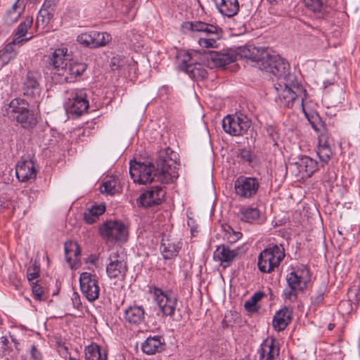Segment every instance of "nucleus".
Masks as SVG:
<instances>
[{
	"label": "nucleus",
	"instance_id": "f257e3e1",
	"mask_svg": "<svg viewBox=\"0 0 360 360\" xmlns=\"http://www.w3.org/2000/svg\"><path fill=\"white\" fill-rule=\"evenodd\" d=\"M185 34L198 37V44L202 48L215 49L222 38L223 30L218 25L200 20L186 21L181 26Z\"/></svg>",
	"mask_w": 360,
	"mask_h": 360
},
{
	"label": "nucleus",
	"instance_id": "f03ea898",
	"mask_svg": "<svg viewBox=\"0 0 360 360\" xmlns=\"http://www.w3.org/2000/svg\"><path fill=\"white\" fill-rule=\"evenodd\" d=\"M275 89L277 94L276 101L280 106L290 108L297 103L306 114L307 91L295 79L293 82L279 81L275 84Z\"/></svg>",
	"mask_w": 360,
	"mask_h": 360
},
{
	"label": "nucleus",
	"instance_id": "7ed1b4c3",
	"mask_svg": "<svg viewBox=\"0 0 360 360\" xmlns=\"http://www.w3.org/2000/svg\"><path fill=\"white\" fill-rule=\"evenodd\" d=\"M3 115L16 122L25 129H32L37 124V118L29 108V103L22 98H14L4 106Z\"/></svg>",
	"mask_w": 360,
	"mask_h": 360
},
{
	"label": "nucleus",
	"instance_id": "20e7f679",
	"mask_svg": "<svg viewBox=\"0 0 360 360\" xmlns=\"http://www.w3.org/2000/svg\"><path fill=\"white\" fill-rule=\"evenodd\" d=\"M259 68L269 72L280 81L293 82L295 76L289 72V63L279 55L271 53L268 49V56H264L259 63Z\"/></svg>",
	"mask_w": 360,
	"mask_h": 360
},
{
	"label": "nucleus",
	"instance_id": "39448f33",
	"mask_svg": "<svg viewBox=\"0 0 360 360\" xmlns=\"http://www.w3.org/2000/svg\"><path fill=\"white\" fill-rule=\"evenodd\" d=\"M200 52L196 50L181 51L177 54L178 68L194 79H204L207 72L199 61Z\"/></svg>",
	"mask_w": 360,
	"mask_h": 360
},
{
	"label": "nucleus",
	"instance_id": "423d86ee",
	"mask_svg": "<svg viewBox=\"0 0 360 360\" xmlns=\"http://www.w3.org/2000/svg\"><path fill=\"white\" fill-rule=\"evenodd\" d=\"M150 293L158 307V315L173 316L177 306V297L171 290H163L155 286H150Z\"/></svg>",
	"mask_w": 360,
	"mask_h": 360
},
{
	"label": "nucleus",
	"instance_id": "0eeeda50",
	"mask_svg": "<svg viewBox=\"0 0 360 360\" xmlns=\"http://www.w3.org/2000/svg\"><path fill=\"white\" fill-rule=\"evenodd\" d=\"M285 257L282 245H275L262 250L258 257V268L263 273H270L278 267Z\"/></svg>",
	"mask_w": 360,
	"mask_h": 360
},
{
	"label": "nucleus",
	"instance_id": "6e6552de",
	"mask_svg": "<svg viewBox=\"0 0 360 360\" xmlns=\"http://www.w3.org/2000/svg\"><path fill=\"white\" fill-rule=\"evenodd\" d=\"M64 107L70 114L81 115L89 108V103L84 89H72L66 91Z\"/></svg>",
	"mask_w": 360,
	"mask_h": 360
},
{
	"label": "nucleus",
	"instance_id": "1a4fd4ad",
	"mask_svg": "<svg viewBox=\"0 0 360 360\" xmlns=\"http://www.w3.org/2000/svg\"><path fill=\"white\" fill-rule=\"evenodd\" d=\"M101 237L108 243H123L128 238V229L120 221H107L99 229Z\"/></svg>",
	"mask_w": 360,
	"mask_h": 360
},
{
	"label": "nucleus",
	"instance_id": "9d476101",
	"mask_svg": "<svg viewBox=\"0 0 360 360\" xmlns=\"http://www.w3.org/2000/svg\"><path fill=\"white\" fill-rule=\"evenodd\" d=\"M106 266V274L110 278L124 280L127 271L125 256L118 250H112Z\"/></svg>",
	"mask_w": 360,
	"mask_h": 360
},
{
	"label": "nucleus",
	"instance_id": "9b49d317",
	"mask_svg": "<svg viewBox=\"0 0 360 360\" xmlns=\"http://www.w3.org/2000/svg\"><path fill=\"white\" fill-rule=\"evenodd\" d=\"M129 174L134 182L139 184H146L155 181V167L150 163L131 161Z\"/></svg>",
	"mask_w": 360,
	"mask_h": 360
},
{
	"label": "nucleus",
	"instance_id": "f8f14e48",
	"mask_svg": "<svg viewBox=\"0 0 360 360\" xmlns=\"http://www.w3.org/2000/svg\"><path fill=\"white\" fill-rule=\"evenodd\" d=\"M80 290L89 302L97 300L100 295V287L96 274L93 272H82L79 276Z\"/></svg>",
	"mask_w": 360,
	"mask_h": 360
},
{
	"label": "nucleus",
	"instance_id": "ddd939ff",
	"mask_svg": "<svg viewBox=\"0 0 360 360\" xmlns=\"http://www.w3.org/2000/svg\"><path fill=\"white\" fill-rule=\"evenodd\" d=\"M222 127L225 132L230 135L241 136L250 129L251 122L246 116L226 115L222 120Z\"/></svg>",
	"mask_w": 360,
	"mask_h": 360
},
{
	"label": "nucleus",
	"instance_id": "4468645a",
	"mask_svg": "<svg viewBox=\"0 0 360 360\" xmlns=\"http://www.w3.org/2000/svg\"><path fill=\"white\" fill-rule=\"evenodd\" d=\"M259 188V180L255 177L240 176L234 181L235 193L240 198L254 197Z\"/></svg>",
	"mask_w": 360,
	"mask_h": 360
},
{
	"label": "nucleus",
	"instance_id": "2eb2a0df",
	"mask_svg": "<svg viewBox=\"0 0 360 360\" xmlns=\"http://www.w3.org/2000/svg\"><path fill=\"white\" fill-rule=\"evenodd\" d=\"M71 60V56L68 53V49L65 46H61L50 54L49 57V65L60 77L64 72L69 62Z\"/></svg>",
	"mask_w": 360,
	"mask_h": 360
},
{
	"label": "nucleus",
	"instance_id": "dca6fc26",
	"mask_svg": "<svg viewBox=\"0 0 360 360\" xmlns=\"http://www.w3.org/2000/svg\"><path fill=\"white\" fill-rule=\"evenodd\" d=\"M146 310L142 305L131 304L126 307L123 312V320L127 327L138 328L145 323Z\"/></svg>",
	"mask_w": 360,
	"mask_h": 360
},
{
	"label": "nucleus",
	"instance_id": "f3484780",
	"mask_svg": "<svg viewBox=\"0 0 360 360\" xmlns=\"http://www.w3.org/2000/svg\"><path fill=\"white\" fill-rule=\"evenodd\" d=\"M170 160L160 159L158 163V169H155V180L162 184H168L176 180L179 174L174 163H170Z\"/></svg>",
	"mask_w": 360,
	"mask_h": 360
},
{
	"label": "nucleus",
	"instance_id": "a211bd4d",
	"mask_svg": "<svg viewBox=\"0 0 360 360\" xmlns=\"http://www.w3.org/2000/svg\"><path fill=\"white\" fill-rule=\"evenodd\" d=\"M291 167L298 178L307 179L318 169V162L310 157L304 155L291 164Z\"/></svg>",
	"mask_w": 360,
	"mask_h": 360
},
{
	"label": "nucleus",
	"instance_id": "6ab92c4d",
	"mask_svg": "<svg viewBox=\"0 0 360 360\" xmlns=\"http://www.w3.org/2000/svg\"><path fill=\"white\" fill-rule=\"evenodd\" d=\"M309 279V271L305 266L292 268L286 276L288 285L297 288L300 291H304Z\"/></svg>",
	"mask_w": 360,
	"mask_h": 360
},
{
	"label": "nucleus",
	"instance_id": "aec40b11",
	"mask_svg": "<svg viewBox=\"0 0 360 360\" xmlns=\"http://www.w3.org/2000/svg\"><path fill=\"white\" fill-rule=\"evenodd\" d=\"M166 194L165 190L161 186H153L141 193L137 203L145 207L160 205Z\"/></svg>",
	"mask_w": 360,
	"mask_h": 360
},
{
	"label": "nucleus",
	"instance_id": "412c9836",
	"mask_svg": "<svg viewBox=\"0 0 360 360\" xmlns=\"http://www.w3.org/2000/svg\"><path fill=\"white\" fill-rule=\"evenodd\" d=\"M237 60L247 58L257 62V65L263 59L264 56H268V49L257 48L253 45H246L233 48Z\"/></svg>",
	"mask_w": 360,
	"mask_h": 360
},
{
	"label": "nucleus",
	"instance_id": "4be33fe9",
	"mask_svg": "<svg viewBox=\"0 0 360 360\" xmlns=\"http://www.w3.org/2000/svg\"><path fill=\"white\" fill-rule=\"evenodd\" d=\"M37 170L35 163L30 158H22L15 167V175L20 181L25 182L35 179Z\"/></svg>",
	"mask_w": 360,
	"mask_h": 360
},
{
	"label": "nucleus",
	"instance_id": "5701e85b",
	"mask_svg": "<svg viewBox=\"0 0 360 360\" xmlns=\"http://www.w3.org/2000/svg\"><path fill=\"white\" fill-rule=\"evenodd\" d=\"M39 79L40 75L38 72L34 71L27 72L22 86L25 96L34 99L39 98L41 94Z\"/></svg>",
	"mask_w": 360,
	"mask_h": 360
},
{
	"label": "nucleus",
	"instance_id": "b1692460",
	"mask_svg": "<svg viewBox=\"0 0 360 360\" xmlns=\"http://www.w3.org/2000/svg\"><path fill=\"white\" fill-rule=\"evenodd\" d=\"M238 255V249H231L225 245H221L218 246L214 250L213 259L215 262H220L224 267H227Z\"/></svg>",
	"mask_w": 360,
	"mask_h": 360
},
{
	"label": "nucleus",
	"instance_id": "393cba45",
	"mask_svg": "<svg viewBox=\"0 0 360 360\" xmlns=\"http://www.w3.org/2000/svg\"><path fill=\"white\" fill-rule=\"evenodd\" d=\"M33 23V18L27 16L16 28L13 35V43L27 42L33 38V33L29 30Z\"/></svg>",
	"mask_w": 360,
	"mask_h": 360
},
{
	"label": "nucleus",
	"instance_id": "a878e982",
	"mask_svg": "<svg viewBox=\"0 0 360 360\" xmlns=\"http://www.w3.org/2000/svg\"><path fill=\"white\" fill-rule=\"evenodd\" d=\"M87 65L84 63L71 60L69 62L64 72L60 76V82H72L77 77L82 75L86 70Z\"/></svg>",
	"mask_w": 360,
	"mask_h": 360
},
{
	"label": "nucleus",
	"instance_id": "bb28decb",
	"mask_svg": "<svg viewBox=\"0 0 360 360\" xmlns=\"http://www.w3.org/2000/svg\"><path fill=\"white\" fill-rule=\"evenodd\" d=\"M278 344L274 338H266L260 345L258 351L259 360H276L279 356Z\"/></svg>",
	"mask_w": 360,
	"mask_h": 360
},
{
	"label": "nucleus",
	"instance_id": "cd10ccee",
	"mask_svg": "<svg viewBox=\"0 0 360 360\" xmlns=\"http://www.w3.org/2000/svg\"><path fill=\"white\" fill-rule=\"evenodd\" d=\"M137 0H110L107 3V6L111 8L109 12L112 14L119 12L122 14L129 15V20L134 18V12L132 11Z\"/></svg>",
	"mask_w": 360,
	"mask_h": 360
},
{
	"label": "nucleus",
	"instance_id": "c85d7f7f",
	"mask_svg": "<svg viewBox=\"0 0 360 360\" xmlns=\"http://www.w3.org/2000/svg\"><path fill=\"white\" fill-rule=\"evenodd\" d=\"M292 316V309L284 307L277 311L273 318L272 326L274 329L280 332L283 330L290 323Z\"/></svg>",
	"mask_w": 360,
	"mask_h": 360
},
{
	"label": "nucleus",
	"instance_id": "c756f323",
	"mask_svg": "<svg viewBox=\"0 0 360 360\" xmlns=\"http://www.w3.org/2000/svg\"><path fill=\"white\" fill-rule=\"evenodd\" d=\"M219 12L228 18L236 15L239 11L238 0H214Z\"/></svg>",
	"mask_w": 360,
	"mask_h": 360
},
{
	"label": "nucleus",
	"instance_id": "7c9ffc66",
	"mask_svg": "<svg viewBox=\"0 0 360 360\" xmlns=\"http://www.w3.org/2000/svg\"><path fill=\"white\" fill-rule=\"evenodd\" d=\"M317 155L320 160L324 163H328L333 155V151L328 144V136L325 134H321L319 136Z\"/></svg>",
	"mask_w": 360,
	"mask_h": 360
},
{
	"label": "nucleus",
	"instance_id": "2f4dec72",
	"mask_svg": "<svg viewBox=\"0 0 360 360\" xmlns=\"http://www.w3.org/2000/svg\"><path fill=\"white\" fill-rule=\"evenodd\" d=\"M86 360H108L107 351L96 343H91L84 349Z\"/></svg>",
	"mask_w": 360,
	"mask_h": 360
},
{
	"label": "nucleus",
	"instance_id": "473e14b6",
	"mask_svg": "<svg viewBox=\"0 0 360 360\" xmlns=\"http://www.w3.org/2000/svg\"><path fill=\"white\" fill-rule=\"evenodd\" d=\"M162 342L160 336L148 337L141 345L142 351L147 354H154L162 347Z\"/></svg>",
	"mask_w": 360,
	"mask_h": 360
},
{
	"label": "nucleus",
	"instance_id": "72a5a7b5",
	"mask_svg": "<svg viewBox=\"0 0 360 360\" xmlns=\"http://www.w3.org/2000/svg\"><path fill=\"white\" fill-rule=\"evenodd\" d=\"M212 60L216 65L224 67L237 60V58L233 48H231L224 53H217Z\"/></svg>",
	"mask_w": 360,
	"mask_h": 360
},
{
	"label": "nucleus",
	"instance_id": "f704fd0d",
	"mask_svg": "<svg viewBox=\"0 0 360 360\" xmlns=\"http://www.w3.org/2000/svg\"><path fill=\"white\" fill-rule=\"evenodd\" d=\"M160 251L165 259L176 257L179 252V247L169 239L163 238L160 245Z\"/></svg>",
	"mask_w": 360,
	"mask_h": 360
},
{
	"label": "nucleus",
	"instance_id": "c9c22d12",
	"mask_svg": "<svg viewBox=\"0 0 360 360\" xmlns=\"http://www.w3.org/2000/svg\"><path fill=\"white\" fill-rule=\"evenodd\" d=\"M240 218L248 223L257 222L260 219V211L257 207H244L240 210Z\"/></svg>",
	"mask_w": 360,
	"mask_h": 360
},
{
	"label": "nucleus",
	"instance_id": "e433bc0d",
	"mask_svg": "<svg viewBox=\"0 0 360 360\" xmlns=\"http://www.w3.org/2000/svg\"><path fill=\"white\" fill-rule=\"evenodd\" d=\"M105 210L103 205H95L91 206L84 212V220L87 224L94 223Z\"/></svg>",
	"mask_w": 360,
	"mask_h": 360
},
{
	"label": "nucleus",
	"instance_id": "4c0bfd02",
	"mask_svg": "<svg viewBox=\"0 0 360 360\" xmlns=\"http://www.w3.org/2000/svg\"><path fill=\"white\" fill-rule=\"evenodd\" d=\"M110 65L112 70L124 72L129 65V60L127 57L117 55L111 58Z\"/></svg>",
	"mask_w": 360,
	"mask_h": 360
},
{
	"label": "nucleus",
	"instance_id": "58836bf2",
	"mask_svg": "<svg viewBox=\"0 0 360 360\" xmlns=\"http://www.w3.org/2000/svg\"><path fill=\"white\" fill-rule=\"evenodd\" d=\"M100 191L102 193L113 195L119 192L120 186L115 178L110 177L108 179L104 181L101 184Z\"/></svg>",
	"mask_w": 360,
	"mask_h": 360
},
{
	"label": "nucleus",
	"instance_id": "ea45409f",
	"mask_svg": "<svg viewBox=\"0 0 360 360\" xmlns=\"http://www.w3.org/2000/svg\"><path fill=\"white\" fill-rule=\"evenodd\" d=\"M306 7L314 13H323L328 8V0H304Z\"/></svg>",
	"mask_w": 360,
	"mask_h": 360
},
{
	"label": "nucleus",
	"instance_id": "a19ab883",
	"mask_svg": "<svg viewBox=\"0 0 360 360\" xmlns=\"http://www.w3.org/2000/svg\"><path fill=\"white\" fill-rule=\"evenodd\" d=\"M65 259L68 262L76 259L80 255V250L77 243L68 242L65 243Z\"/></svg>",
	"mask_w": 360,
	"mask_h": 360
},
{
	"label": "nucleus",
	"instance_id": "79ce46f5",
	"mask_svg": "<svg viewBox=\"0 0 360 360\" xmlns=\"http://www.w3.org/2000/svg\"><path fill=\"white\" fill-rule=\"evenodd\" d=\"M94 31L79 34L77 41L84 47L95 49Z\"/></svg>",
	"mask_w": 360,
	"mask_h": 360
},
{
	"label": "nucleus",
	"instance_id": "37998d69",
	"mask_svg": "<svg viewBox=\"0 0 360 360\" xmlns=\"http://www.w3.org/2000/svg\"><path fill=\"white\" fill-rule=\"evenodd\" d=\"M53 15V13L46 11L45 9H41L37 17L36 26L38 28H44L50 22Z\"/></svg>",
	"mask_w": 360,
	"mask_h": 360
},
{
	"label": "nucleus",
	"instance_id": "c03bdc74",
	"mask_svg": "<svg viewBox=\"0 0 360 360\" xmlns=\"http://www.w3.org/2000/svg\"><path fill=\"white\" fill-rule=\"evenodd\" d=\"M264 297L263 292H255L248 300L245 302V308L248 311H256L257 310V303Z\"/></svg>",
	"mask_w": 360,
	"mask_h": 360
},
{
	"label": "nucleus",
	"instance_id": "a18cd8bd",
	"mask_svg": "<svg viewBox=\"0 0 360 360\" xmlns=\"http://www.w3.org/2000/svg\"><path fill=\"white\" fill-rule=\"evenodd\" d=\"M94 37L95 38V48L105 46L112 39L111 35L108 32H100L94 31Z\"/></svg>",
	"mask_w": 360,
	"mask_h": 360
},
{
	"label": "nucleus",
	"instance_id": "49530a36",
	"mask_svg": "<svg viewBox=\"0 0 360 360\" xmlns=\"http://www.w3.org/2000/svg\"><path fill=\"white\" fill-rule=\"evenodd\" d=\"M20 43H13V39L3 49L1 57L4 60H9L16 56L17 52L14 50V46Z\"/></svg>",
	"mask_w": 360,
	"mask_h": 360
},
{
	"label": "nucleus",
	"instance_id": "de8ad7c7",
	"mask_svg": "<svg viewBox=\"0 0 360 360\" xmlns=\"http://www.w3.org/2000/svg\"><path fill=\"white\" fill-rule=\"evenodd\" d=\"M300 292L297 288H294L292 286H287L283 292V297L285 302H294L297 298V293Z\"/></svg>",
	"mask_w": 360,
	"mask_h": 360
},
{
	"label": "nucleus",
	"instance_id": "09e8293b",
	"mask_svg": "<svg viewBox=\"0 0 360 360\" xmlns=\"http://www.w3.org/2000/svg\"><path fill=\"white\" fill-rule=\"evenodd\" d=\"M224 229L225 231L224 236L230 243H235L242 237L241 232L234 231L229 226H226Z\"/></svg>",
	"mask_w": 360,
	"mask_h": 360
},
{
	"label": "nucleus",
	"instance_id": "8fccbe9b",
	"mask_svg": "<svg viewBox=\"0 0 360 360\" xmlns=\"http://www.w3.org/2000/svg\"><path fill=\"white\" fill-rule=\"evenodd\" d=\"M32 291L34 298L37 300L41 301L46 299L44 290L41 288L40 285L37 283V282H32Z\"/></svg>",
	"mask_w": 360,
	"mask_h": 360
},
{
	"label": "nucleus",
	"instance_id": "3c124183",
	"mask_svg": "<svg viewBox=\"0 0 360 360\" xmlns=\"http://www.w3.org/2000/svg\"><path fill=\"white\" fill-rule=\"evenodd\" d=\"M237 156L244 162H250L252 161L250 152L245 148L239 149L237 153Z\"/></svg>",
	"mask_w": 360,
	"mask_h": 360
},
{
	"label": "nucleus",
	"instance_id": "603ef678",
	"mask_svg": "<svg viewBox=\"0 0 360 360\" xmlns=\"http://www.w3.org/2000/svg\"><path fill=\"white\" fill-rule=\"evenodd\" d=\"M57 1L58 0H45L41 9H45L46 11L53 14Z\"/></svg>",
	"mask_w": 360,
	"mask_h": 360
},
{
	"label": "nucleus",
	"instance_id": "864d4df0",
	"mask_svg": "<svg viewBox=\"0 0 360 360\" xmlns=\"http://www.w3.org/2000/svg\"><path fill=\"white\" fill-rule=\"evenodd\" d=\"M324 292L319 290L317 294L311 297V304L316 307L319 306L323 301Z\"/></svg>",
	"mask_w": 360,
	"mask_h": 360
},
{
	"label": "nucleus",
	"instance_id": "5fc2aeb1",
	"mask_svg": "<svg viewBox=\"0 0 360 360\" xmlns=\"http://www.w3.org/2000/svg\"><path fill=\"white\" fill-rule=\"evenodd\" d=\"M39 276V271L35 269H31L29 268L27 269V278L30 284L32 283V282H34V281Z\"/></svg>",
	"mask_w": 360,
	"mask_h": 360
},
{
	"label": "nucleus",
	"instance_id": "6e6d98bb",
	"mask_svg": "<svg viewBox=\"0 0 360 360\" xmlns=\"http://www.w3.org/2000/svg\"><path fill=\"white\" fill-rule=\"evenodd\" d=\"M31 360H42L41 352L37 349L34 345L32 346L31 351Z\"/></svg>",
	"mask_w": 360,
	"mask_h": 360
},
{
	"label": "nucleus",
	"instance_id": "4d7b16f0",
	"mask_svg": "<svg viewBox=\"0 0 360 360\" xmlns=\"http://www.w3.org/2000/svg\"><path fill=\"white\" fill-rule=\"evenodd\" d=\"M72 301L74 307L76 308H79L82 304L80 297L77 292H74L72 294Z\"/></svg>",
	"mask_w": 360,
	"mask_h": 360
},
{
	"label": "nucleus",
	"instance_id": "13d9d810",
	"mask_svg": "<svg viewBox=\"0 0 360 360\" xmlns=\"http://www.w3.org/2000/svg\"><path fill=\"white\" fill-rule=\"evenodd\" d=\"M89 262L91 264H94V262L97 260V258L96 256L91 255V257L89 258Z\"/></svg>",
	"mask_w": 360,
	"mask_h": 360
},
{
	"label": "nucleus",
	"instance_id": "bf43d9fd",
	"mask_svg": "<svg viewBox=\"0 0 360 360\" xmlns=\"http://www.w3.org/2000/svg\"><path fill=\"white\" fill-rule=\"evenodd\" d=\"M271 4H278L282 0H267Z\"/></svg>",
	"mask_w": 360,
	"mask_h": 360
},
{
	"label": "nucleus",
	"instance_id": "052dcab7",
	"mask_svg": "<svg viewBox=\"0 0 360 360\" xmlns=\"http://www.w3.org/2000/svg\"><path fill=\"white\" fill-rule=\"evenodd\" d=\"M69 360H78L77 358L70 356Z\"/></svg>",
	"mask_w": 360,
	"mask_h": 360
},
{
	"label": "nucleus",
	"instance_id": "680f3d73",
	"mask_svg": "<svg viewBox=\"0 0 360 360\" xmlns=\"http://www.w3.org/2000/svg\"><path fill=\"white\" fill-rule=\"evenodd\" d=\"M20 281H18L17 283L15 284V286L18 287L20 285Z\"/></svg>",
	"mask_w": 360,
	"mask_h": 360
},
{
	"label": "nucleus",
	"instance_id": "e2e57ef3",
	"mask_svg": "<svg viewBox=\"0 0 360 360\" xmlns=\"http://www.w3.org/2000/svg\"><path fill=\"white\" fill-rule=\"evenodd\" d=\"M18 15H20L19 13L17 14V16H16L15 19L18 17Z\"/></svg>",
	"mask_w": 360,
	"mask_h": 360
}]
</instances>
